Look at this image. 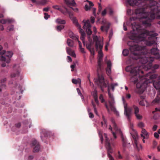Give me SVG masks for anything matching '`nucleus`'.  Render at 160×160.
Segmentation results:
<instances>
[{"label":"nucleus","mask_w":160,"mask_h":160,"mask_svg":"<svg viewBox=\"0 0 160 160\" xmlns=\"http://www.w3.org/2000/svg\"><path fill=\"white\" fill-rule=\"evenodd\" d=\"M132 30L131 31L129 34L130 38L132 40H135L138 41H141L144 40V38L146 36L149 35L150 37H148L149 40L151 41L147 42L148 45H151L155 43L157 38L156 37V34L153 32H146L145 33H142L140 30V26L136 24L135 23L132 24Z\"/></svg>","instance_id":"1"},{"label":"nucleus","mask_w":160,"mask_h":160,"mask_svg":"<svg viewBox=\"0 0 160 160\" xmlns=\"http://www.w3.org/2000/svg\"><path fill=\"white\" fill-rule=\"evenodd\" d=\"M118 85V83H112L110 86H108V92L109 97L110 99V100H109L108 102L111 110L117 116H119V112L117 111L114 107L115 102L113 96L110 92V90L111 89H112L113 91H114V87Z\"/></svg>","instance_id":"2"},{"label":"nucleus","mask_w":160,"mask_h":160,"mask_svg":"<svg viewBox=\"0 0 160 160\" xmlns=\"http://www.w3.org/2000/svg\"><path fill=\"white\" fill-rule=\"evenodd\" d=\"M1 55H5V56L0 57V60L2 62V66L5 67L6 66V64L9 63L11 58L12 57L13 53L12 51H8L6 52L4 50L2 51L0 53Z\"/></svg>","instance_id":"3"},{"label":"nucleus","mask_w":160,"mask_h":160,"mask_svg":"<svg viewBox=\"0 0 160 160\" xmlns=\"http://www.w3.org/2000/svg\"><path fill=\"white\" fill-rule=\"evenodd\" d=\"M93 40L96 42L95 46L97 50H99L98 53V61L100 62L103 56V54L102 49L103 46V43L102 41L98 40L97 36H93Z\"/></svg>","instance_id":"4"},{"label":"nucleus","mask_w":160,"mask_h":160,"mask_svg":"<svg viewBox=\"0 0 160 160\" xmlns=\"http://www.w3.org/2000/svg\"><path fill=\"white\" fill-rule=\"evenodd\" d=\"M94 80L96 84L100 87L102 91H103L102 88L106 87L107 86V83L108 84V81H106L105 82L103 77L102 76H99L98 79H94Z\"/></svg>","instance_id":"5"},{"label":"nucleus","mask_w":160,"mask_h":160,"mask_svg":"<svg viewBox=\"0 0 160 160\" xmlns=\"http://www.w3.org/2000/svg\"><path fill=\"white\" fill-rule=\"evenodd\" d=\"M112 126L113 127V131L112 130V128L110 125L109 126L108 129L112 133L114 139H116L117 138L116 134L122 136V133L120 129L117 127L116 124L114 122H112Z\"/></svg>","instance_id":"6"},{"label":"nucleus","mask_w":160,"mask_h":160,"mask_svg":"<svg viewBox=\"0 0 160 160\" xmlns=\"http://www.w3.org/2000/svg\"><path fill=\"white\" fill-rule=\"evenodd\" d=\"M124 108V114L126 117L129 119L132 112L131 108L128 107L127 103L125 102L123 97H122Z\"/></svg>","instance_id":"7"},{"label":"nucleus","mask_w":160,"mask_h":160,"mask_svg":"<svg viewBox=\"0 0 160 160\" xmlns=\"http://www.w3.org/2000/svg\"><path fill=\"white\" fill-rule=\"evenodd\" d=\"M142 11V8L137 9L135 11V13L136 14H139L141 16L142 18H147L146 15H150V17L151 18V19H154L155 18V16L154 14H151L148 12H142L141 11Z\"/></svg>","instance_id":"8"},{"label":"nucleus","mask_w":160,"mask_h":160,"mask_svg":"<svg viewBox=\"0 0 160 160\" xmlns=\"http://www.w3.org/2000/svg\"><path fill=\"white\" fill-rule=\"evenodd\" d=\"M126 70L127 72H130L134 74L135 75H137L140 72L143 73V72L139 69V67H138L132 68L131 66H129L126 68Z\"/></svg>","instance_id":"9"},{"label":"nucleus","mask_w":160,"mask_h":160,"mask_svg":"<svg viewBox=\"0 0 160 160\" xmlns=\"http://www.w3.org/2000/svg\"><path fill=\"white\" fill-rule=\"evenodd\" d=\"M143 49V48L137 45L132 46L130 48V50L132 52L133 54L135 55H138L139 53H138L137 52H139Z\"/></svg>","instance_id":"10"},{"label":"nucleus","mask_w":160,"mask_h":160,"mask_svg":"<svg viewBox=\"0 0 160 160\" xmlns=\"http://www.w3.org/2000/svg\"><path fill=\"white\" fill-rule=\"evenodd\" d=\"M102 22L104 23V25L101 27V29L102 31H105L107 32L109 28L110 24L109 23L106 22L105 20H103Z\"/></svg>","instance_id":"11"},{"label":"nucleus","mask_w":160,"mask_h":160,"mask_svg":"<svg viewBox=\"0 0 160 160\" xmlns=\"http://www.w3.org/2000/svg\"><path fill=\"white\" fill-rule=\"evenodd\" d=\"M3 17L2 14H0V18H3ZM14 22V20L13 19H11L10 18L7 19L6 20L3 19L0 21V23L2 24H5L7 23H9L12 22Z\"/></svg>","instance_id":"12"},{"label":"nucleus","mask_w":160,"mask_h":160,"mask_svg":"<svg viewBox=\"0 0 160 160\" xmlns=\"http://www.w3.org/2000/svg\"><path fill=\"white\" fill-rule=\"evenodd\" d=\"M107 68H106V71L107 74L108 76H110L111 73V67L112 65L111 62L108 61L106 62Z\"/></svg>","instance_id":"13"},{"label":"nucleus","mask_w":160,"mask_h":160,"mask_svg":"<svg viewBox=\"0 0 160 160\" xmlns=\"http://www.w3.org/2000/svg\"><path fill=\"white\" fill-rule=\"evenodd\" d=\"M104 136L106 138V145L107 146V148L108 150V152L111 153L112 152V151L110 147V143L108 142V140L107 138V135L105 133L104 134Z\"/></svg>","instance_id":"14"},{"label":"nucleus","mask_w":160,"mask_h":160,"mask_svg":"<svg viewBox=\"0 0 160 160\" xmlns=\"http://www.w3.org/2000/svg\"><path fill=\"white\" fill-rule=\"evenodd\" d=\"M82 22L84 23L83 28L84 29L91 28V25L90 24L89 21L88 20H84Z\"/></svg>","instance_id":"15"},{"label":"nucleus","mask_w":160,"mask_h":160,"mask_svg":"<svg viewBox=\"0 0 160 160\" xmlns=\"http://www.w3.org/2000/svg\"><path fill=\"white\" fill-rule=\"evenodd\" d=\"M141 135L143 139H147L148 138L149 133L145 129H142Z\"/></svg>","instance_id":"16"},{"label":"nucleus","mask_w":160,"mask_h":160,"mask_svg":"<svg viewBox=\"0 0 160 160\" xmlns=\"http://www.w3.org/2000/svg\"><path fill=\"white\" fill-rule=\"evenodd\" d=\"M64 8H65L66 11V12H66L65 14H66L67 13H68L69 14L70 18L73 21V22L75 24V20H76V21H77V20H76V18L73 17V14L71 12L69 11L67 8L64 7Z\"/></svg>","instance_id":"17"},{"label":"nucleus","mask_w":160,"mask_h":160,"mask_svg":"<svg viewBox=\"0 0 160 160\" xmlns=\"http://www.w3.org/2000/svg\"><path fill=\"white\" fill-rule=\"evenodd\" d=\"M69 36L71 38H72L73 39L77 41L78 42L79 38L78 36H77L76 35H74L73 32L71 31H70L69 32Z\"/></svg>","instance_id":"18"},{"label":"nucleus","mask_w":160,"mask_h":160,"mask_svg":"<svg viewBox=\"0 0 160 160\" xmlns=\"http://www.w3.org/2000/svg\"><path fill=\"white\" fill-rule=\"evenodd\" d=\"M64 2L68 5L76 6L77 4L74 0H63Z\"/></svg>","instance_id":"19"},{"label":"nucleus","mask_w":160,"mask_h":160,"mask_svg":"<svg viewBox=\"0 0 160 160\" xmlns=\"http://www.w3.org/2000/svg\"><path fill=\"white\" fill-rule=\"evenodd\" d=\"M127 2L131 5H138V3L141 2V0H128Z\"/></svg>","instance_id":"20"},{"label":"nucleus","mask_w":160,"mask_h":160,"mask_svg":"<svg viewBox=\"0 0 160 160\" xmlns=\"http://www.w3.org/2000/svg\"><path fill=\"white\" fill-rule=\"evenodd\" d=\"M66 49L67 52L68 54L74 57H76V54L73 51L69 48L68 47L66 48Z\"/></svg>","instance_id":"21"},{"label":"nucleus","mask_w":160,"mask_h":160,"mask_svg":"<svg viewBox=\"0 0 160 160\" xmlns=\"http://www.w3.org/2000/svg\"><path fill=\"white\" fill-rule=\"evenodd\" d=\"M153 58L151 57L147 58L146 57H143L141 61L143 63H145L149 61V60L152 61Z\"/></svg>","instance_id":"22"},{"label":"nucleus","mask_w":160,"mask_h":160,"mask_svg":"<svg viewBox=\"0 0 160 160\" xmlns=\"http://www.w3.org/2000/svg\"><path fill=\"white\" fill-rule=\"evenodd\" d=\"M92 94L96 102L98 104V99L97 91L96 89H95L92 92Z\"/></svg>","instance_id":"23"},{"label":"nucleus","mask_w":160,"mask_h":160,"mask_svg":"<svg viewBox=\"0 0 160 160\" xmlns=\"http://www.w3.org/2000/svg\"><path fill=\"white\" fill-rule=\"evenodd\" d=\"M33 144L34 145H36L34 148V152H37L40 149V146L39 144L36 141H34Z\"/></svg>","instance_id":"24"},{"label":"nucleus","mask_w":160,"mask_h":160,"mask_svg":"<svg viewBox=\"0 0 160 160\" xmlns=\"http://www.w3.org/2000/svg\"><path fill=\"white\" fill-rule=\"evenodd\" d=\"M75 25L79 29V32L81 34L85 33L84 31L81 28L80 25L78 23L77 21L75 20Z\"/></svg>","instance_id":"25"},{"label":"nucleus","mask_w":160,"mask_h":160,"mask_svg":"<svg viewBox=\"0 0 160 160\" xmlns=\"http://www.w3.org/2000/svg\"><path fill=\"white\" fill-rule=\"evenodd\" d=\"M52 7L53 8L55 9L59 10L60 12H61L62 13H63L64 14H65L66 12L62 10L61 9L60 6L55 5L53 6Z\"/></svg>","instance_id":"26"},{"label":"nucleus","mask_w":160,"mask_h":160,"mask_svg":"<svg viewBox=\"0 0 160 160\" xmlns=\"http://www.w3.org/2000/svg\"><path fill=\"white\" fill-rule=\"evenodd\" d=\"M135 145L134 147L136 148L138 151H139L141 150L142 148V147L141 144H138V143L137 141L136 140L135 141Z\"/></svg>","instance_id":"27"},{"label":"nucleus","mask_w":160,"mask_h":160,"mask_svg":"<svg viewBox=\"0 0 160 160\" xmlns=\"http://www.w3.org/2000/svg\"><path fill=\"white\" fill-rule=\"evenodd\" d=\"M20 73V71L18 70L16 72H14L11 74V77L12 78H15L18 77Z\"/></svg>","instance_id":"28"},{"label":"nucleus","mask_w":160,"mask_h":160,"mask_svg":"<svg viewBox=\"0 0 160 160\" xmlns=\"http://www.w3.org/2000/svg\"><path fill=\"white\" fill-rule=\"evenodd\" d=\"M142 82H138L137 83L136 87L137 88H141L142 90H143V86L145 84V83H143V84L142 83Z\"/></svg>","instance_id":"29"},{"label":"nucleus","mask_w":160,"mask_h":160,"mask_svg":"<svg viewBox=\"0 0 160 160\" xmlns=\"http://www.w3.org/2000/svg\"><path fill=\"white\" fill-rule=\"evenodd\" d=\"M153 85L155 88L157 90H159L160 88V83L159 82H154Z\"/></svg>","instance_id":"30"},{"label":"nucleus","mask_w":160,"mask_h":160,"mask_svg":"<svg viewBox=\"0 0 160 160\" xmlns=\"http://www.w3.org/2000/svg\"><path fill=\"white\" fill-rule=\"evenodd\" d=\"M56 23L60 24H65L66 23V22L64 20H62L60 18L56 19Z\"/></svg>","instance_id":"31"},{"label":"nucleus","mask_w":160,"mask_h":160,"mask_svg":"<svg viewBox=\"0 0 160 160\" xmlns=\"http://www.w3.org/2000/svg\"><path fill=\"white\" fill-rule=\"evenodd\" d=\"M160 100V97L159 95H158L155 99L152 101V103L154 104L158 103Z\"/></svg>","instance_id":"32"},{"label":"nucleus","mask_w":160,"mask_h":160,"mask_svg":"<svg viewBox=\"0 0 160 160\" xmlns=\"http://www.w3.org/2000/svg\"><path fill=\"white\" fill-rule=\"evenodd\" d=\"M67 45L70 47H73V42L71 40L68 39L67 40Z\"/></svg>","instance_id":"33"},{"label":"nucleus","mask_w":160,"mask_h":160,"mask_svg":"<svg viewBox=\"0 0 160 160\" xmlns=\"http://www.w3.org/2000/svg\"><path fill=\"white\" fill-rule=\"evenodd\" d=\"M78 42L79 44V50L82 53H85L86 52L84 51V48H82V47L81 42L79 41H78Z\"/></svg>","instance_id":"34"},{"label":"nucleus","mask_w":160,"mask_h":160,"mask_svg":"<svg viewBox=\"0 0 160 160\" xmlns=\"http://www.w3.org/2000/svg\"><path fill=\"white\" fill-rule=\"evenodd\" d=\"M72 82L73 83L75 84H77L78 83L80 84L81 83V80L79 78H78L77 79H72Z\"/></svg>","instance_id":"35"},{"label":"nucleus","mask_w":160,"mask_h":160,"mask_svg":"<svg viewBox=\"0 0 160 160\" xmlns=\"http://www.w3.org/2000/svg\"><path fill=\"white\" fill-rule=\"evenodd\" d=\"M133 108L134 109L135 115L139 113V109L137 106L134 105L133 106Z\"/></svg>","instance_id":"36"},{"label":"nucleus","mask_w":160,"mask_h":160,"mask_svg":"<svg viewBox=\"0 0 160 160\" xmlns=\"http://www.w3.org/2000/svg\"><path fill=\"white\" fill-rule=\"evenodd\" d=\"M107 12L109 13V15H112L114 13V11L113 9L110 7H108L107 8Z\"/></svg>","instance_id":"37"},{"label":"nucleus","mask_w":160,"mask_h":160,"mask_svg":"<svg viewBox=\"0 0 160 160\" xmlns=\"http://www.w3.org/2000/svg\"><path fill=\"white\" fill-rule=\"evenodd\" d=\"M86 34L85 33H83V34H81V37L80 38L82 41V42L84 45H85V42L84 40V39L85 37Z\"/></svg>","instance_id":"38"},{"label":"nucleus","mask_w":160,"mask_h":160,"mask_svg":"<svg viewBox=\"0 0 160 160\" xmlns=\"http://www.w3.org/2000/svg\"><path fill=\"white\" fill-rule=\"evenodd\" d=\"M158 50L157 48H153L151 50V53L153 54H157L158 53Z\"/></svg>","instance_id":"39"},{"label":"nucleus","mask_w":160,"mask_h":160,"mask_svg":"<svg viewBox=\"0 0 160 160\" xmlns=\"http://www.w3.org/2000/svg\"><path fill=\"white\" fill-rule=\"evenodd\" d=\"M86 30L88 35V39H89V35L92 34V32L91 30V28L86 29Z\"/></svg>","instance_id":"40"},{"label":"nucleus","mask_w":160,"mask_h":160,"mask_svg":"<svg viewBox=\"0 0 160 160\" xmlns=\"http://www.w3.org/2000/svg\"><path fill=\"white\" fill-rule=\"evenodd\" d=\"M123 145L125 147H129L130 145V143L126 141H123Z\"/></svg>","instance_id":"41"},{"label":"nucleus","mask_w":160,"mask_h":160,"mask_svg":"<svg viewBox=\"0 0 160 160\" xmlns=\"http://www.w3.org/2000/svg\"><path fill=\"white\" fill-rule=\"evenodd\" d=\"M88 40L90 42V43L87 44L86 47L88 49L90 50L91 49V45L92 44V42L90 41V39H88Z\"/></svg>","instance_id":"42"},{"label":"nucleus","mask_w":160,"mask_h":160,"mask_svg":"<svg viewBox=\"0 0 160 160\" xmlns=\"http://www.w3.org/2000/svg\"><path fill=\"white\" fill-rule=\"evenodd\" d=\"M129 53V51L128 49H125L122 52V54L124 56H127Z\"/></svg>","instance_id":"43"},{"label":"nucleus","mask_w":160,"mask_h":160,"mask_svg":"<svg viewBox=\"0 0 160 160\" xmlns=\"http://www.w3.org/2000/svg\"><path fill=\"white\" fill-rule=\"evenodd\" d=\"M138 126L140 128H142L144 127V125L143 123L142 122H140L138 123Z\"/></svg>","instance_id":"44"},{"label":"nucleus","mask_w":160,"mask_h":160,"mask_svg":"<svg viewBox=\"0 0 160 160\" xmlns=\"http://www.w3.org/2000/svg\"><path fill=\"white\" fill-rule=\"evenodd\" d=\"M137 118L138 119L140 120L142 118V116L140 115L139 113L136 114L135 115Z\"/></svg>","instance_id":"45"},{"label":"nucleus","mask_w":160,"mask_h":160,"mask_svg":"<svg viewBox=\"0 0 160 160\" xmlns=\"http://www.w3.org/2000/svg\"><path fill=\"white\" fill-rule=\"evenodd\" d=\"M64 28V26H58L57 27V29L58 31H61L62 29H63Z\"/></svg>","instance_id":"46"},{"label":"nucleus","mask_w":160,"mask_h":160,"mask_svg":"<svg viewBox=\"0 0 160 160\" xmlns=\"http://www.w3.org/2000/svg\"><path fill=\"white\" fill-rule=\"evenodd\" d=\"M77 92L78 93V94L81 96V97L82 98V100H84V97L82 95V93H81L80 89L78 88H77Z\"/></svg>","instance_id":"47"},{"label":"nucleus","mask_w":160,"mask_h":160,"mask_svg":"<svg viewBox=\"0 0 160 160\" xmlns=\"http://www.w3.org/2000/svg\"><path fill=\"white\" fill-rule=\"evenodd\" d=\"M90 110L88 108V112L89 113V117L91 118H93L94 116H93V114L92 113L90 112Z\"/></svg>","instance_id":"48"},{"label":"nucleus","mask_w":160,"mask_h":160,"mask_svg":"<svg viewBox=\"0 0 160 160\" xmlns=\"http://www.w3.org/2000/svg\"><path fill=\"white\" fill-rule=\"evenodd\" d=\"M92 7L88 5H86L85 6V9L86 10L88 11L90 10Z\"/></svg>","instance_id":"49"},{"label":"nucleus","mask_w":160,"mask_h":160,"mask_svg":"<svg viewBox=\"0 0 160 160\" xmlns=\"http://www.w3.org/2000/svg\"><path fill=\"white\" fill-rule=\"evenodd\" d=\"M99 99L102 102H105V100L104 99L103 96L102 95H101L99 97Z\"/></svg>","instance_id":"50"},{"label":"nucleus","mask_w":160,"mask_h":160,"mask_svg":"<svg viewBox=\"0 0 160 160\" xmlns=\"http://www.w3.org/2000/svg\"><path fill=\"white\" fill-rule=\"evenodd\" d=\"M50 16L47 13H44V18L46 20L48 19L49 17Z\"/></svg>","instance_id":"51"},{"label":"nucleus","mask_w":160,"mask_h":160,"mask_svg":"<svg viewBox=\"0 0 160 160\" xmlns=\"http://www.w3.org/2000/svg\"><path fill=\"white\" fill-rule=\"evenodd\" d=\"M13 26L12 25L9 27H8V28L7 29L9 31H12L13 30Z\"/></svg>","instance_id":"52"},{"label":"nucleus","mask_w":160,"mask_h":160,"mask_svg":"<svg viewBox=\"0 0 160 160\" xmlns=\"http://www.w3.org/2000/svg\"><path fill=\"white\" fill-rule=\"evenodd\" d=\"M145 102H146V101L144 100L141 101L139 102V104L142 106H144L145 105Z\"/></svg>","instance_id":"53"},{"label":"nucleus","mask_w":160,"mask_h":160,"mask_svg":"<svg viewBox=\"0 0 160 160\" xmlns=\"http://www.w3.org/2000/svg\"><path fill=\"white\" fill-rule=\"evenodd\" d=\"M92 105L93 106V108H94V112H95V113H96V114L97 115H98V112H97V110L96 108L95 107V105L93 104V103H92Z\"/></svg>","instance_id":"54"},{"label":"nucleus","mask_w":160,"mask_h":160,"mask_svg":"<svg viewBox=\"0 0 160 160\" xmlns=\"http://www.w3.org/2000/svg\"><path fill=\"white\" fill-rule=\"evenodd\" d=\"M47 2V1L46 0H42L40 2L39 4L41 5H43L46 3Z\"/></svg>","instance_id":"55"},{"label":"nucleus","mask_w":160,"mask_h":160,"mask_svg":"<svg viewBox=\"0 0 160 160\" xmlns=\"http://www.w3.org/2000/svg\"><path fill=\"white\" fill-rule=\"evenodd\" d=\"M86 1L88 2L89 5L90 6V7H92L93 6V4L92 2L89 1L88 0H87Z\"/></svg>","instance_id":"56"},{"label":"nucleus","mask_w":160,"mask_h":160,"mask_svg":"<svg viewBox=\"0 0 160 160\" xmlns=\"http://www.w3.org/2000/svg\"><path fill=\"white\" fill-rule=\"evenodd\" d=\"M92 55L94 56V50L93 48H92V49H90V50H89Z\"/></svg>","instance_id":"57"},{"label":"nucleus","mask_w":160,"mask_h":160,"mask_svg":"<svg viewBox=\"0 0 160 160\" xmlns=\"http://www.w3.org/2000/svg\"><path fill=\"white\" fill-rule=\"evenodd\" d=\"M71 8L75 12H79V10L77 8H73L72 7H71Z\"/></svg>","instance_id":"58"},{"label":"nucleus","mask_w":160,"mask_h":160,"mask_svg":"<svg viewBox=\"0 0 160 160\" xmlns=\"http://www.w3.org/2000/svg\"><path fill=\"white\" fill-rule=\"evenodd\" d=\"M154 137L156 138H158L159 137L158 134L156 132L154 133Z\"/></svg>","instance_id":"59"},{"label":"nucleus","mask_w":160,"mask_h":160,"mask_svg":"<svg viewBox=\"0 0 160 160\" xmlns=\"http://www.w3.org/2000/svg\"><path fill=\"white\" fill-rule=\"evenodd\" d=\"M107 11V8H106V9H104L102 12V16H104L106 14V11Z\"/></svg>","instance_id":"60"},{"label":"nucleus","mask_w":160,"mask_h":160,"mask_svg":"<svg viewBox=\"0 0 160 160\" xmlns=\"http://www.w3.org/2000/svg\"><path fill=\"white\" fill-rule=\"evenodd\" d=\"M67 60L68 62H71L72 61L71 58L69 56H67Z\"/></svg>","instance_id":"61"},{"label":"nucleus","mask_w":160,"mask_h":160,"mask_svg":"<svg viewBox=\"0 0 160 160\" xmlns=\"http://www.w3.org/2000/svg\"><path fill=\"white\" fill-rule=\"evenodd\" d=\"M91 21L92 23H93L95 22V18L94 17H91Z\"/></svg>","instance_id":"62"},{"label":"nucleus","mask_w":160,"mask_h":160,"mask_svg":"<svg viewBox=\"0 0 160 160\" xmlns=\"http://www.w3.org/2000/svg\"><path fill=\"white\" fill-rule=\"evenodd\" d=\"M75 64L74 63L73 65H72L71 66V68H72L71 71H73V69L75 68Z\"/></svg>","instance_id":"63"},{"label":"nucleus","mask_w":160,"mask_h":160,"mask_svg":"<svg viewBox=\"0 0 160 160\" xmlns=\"http://www.w3.org/2000/svg\"><path fill=\"white\" fill-rule=\"evenodd\" d=\"M108 156L110 160H114L112 156L109 153L108 154Z\"/></svg>","instance_id":"64"}]
</instances>
